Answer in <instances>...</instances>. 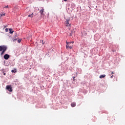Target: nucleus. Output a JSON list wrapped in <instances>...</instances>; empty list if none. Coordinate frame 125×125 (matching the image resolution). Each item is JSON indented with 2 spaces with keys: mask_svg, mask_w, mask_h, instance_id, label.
Listing matches in <instances>:
<instances>
[{
  "mask_svg": "<svg viewBox=\"0 0 125 125\" xmlns=\"http://www.w3.org/2000/svg\"><path fill=\"white\" fill-rule=\"evenodd\" d=\"M5 7V8H8V6H6Z\"/></svg>",
  "mask_w": 125,
  "mask_h": 125,
  "instance_id": "6ab92c4d",
  "label": "nucleus"
},
{
  "mask_svg": "<svg viewBox=\"0 0 125 125\" xmlns=\"http://www.w3.org/2000/svg\"><path fill=\"white\" fill-rule=\"evenodd\" d=\"M111 74H112V75H113V74H114V72H112Z\"/></svg>",
  "mask_w": 125,
  "mask_h": 125,
  "instance_id": "4be33fe9",
  "label": "nucleus"
},
{
  "mask_svg": "<svg viewBox=\"0 0 125 125\" xmlns=\"http://www.w3.org/2000/svg\"><path fill=\"white\" fill-rule=\"evenodd\" d=\"M69 36H70V37H72V36H73V32L70 33L69 34Z\"/></svg>",
  "mask_w": 125,
  "mask_h": 125,
  "instance_id": "4468645a",
  "label": "nucleus"
},
{
  "mask_svg": "<svg viewBox=\"0 0 125 125\" xmlns=\"http://www.w3.org/2000/svg\"><path fill=\"white\" fill-rule=\"evenodd\" d=\"M64 1H67V0H63Z\"/></svg>",
  "mask_w": 125,
  "mask_h": 125,
  "instance_id": "5701e85b",
  "label": "nucleus"
},
{
  "mask_svg": "<svg viewBox=\"0 0 125 125\" xmlns=\"http://www.w3.org/2000/svg\"><path fill=\"white\" fill-rule=\"evenodd\" d=\"M10 34H13V32H10Z\"/></svg>",
  "mask_w": 125,
  "mask_h": 125,
  "instance_id": "412c9836",
  "label": "nucleus"
},
{
  "mask_svg": "<svg viewBox=\"0 0 125 125\" xmlns=\"http://www.w3.org/2000/svg\"><path fill=\"white\" fill-rule=\"evenodd\" d=\"M33 15H34V14L32 13L31 14L28 15V17H33Z\"/></svg>",
  "mask_w": 125,
  "mask_h": 125,
  "instance_id": "9d476101",
  "label": "nucleus"
},
{
  "mask_svg": "<svg viewBox=\"0 0 125 125\" xmlns=\"http://www.w3.org/2000/svg\"><path fill=\"white\" fill-rule=\"evenodd\" d=\"M9 31L10 32H14V31H13V29H12V28H10V29H9Z\"/></svg>",
  "mask_w": 125,
  "mask_h": 125,
  "instance_id": "9b49d317",
  "label": "nucleus"
},
{
  "mask_svg": "<svg viewBox=\"0 0 125 125\" xmlns=\"http://www.w3.org/2000/svg\"><path fill=\"white\" fill-rule=\"evenodd\" d=\"M9 57H10V56H9V55L8 54H5L4 56V59L5 60H8V59L9 58Z\"/></svg>",
  "mask_w": 125,
  "mask_h": 125,
  "instance_id": "39448f33",
  "label": "nucleus"
},
{
  "mask_svg": "<svg viewBox=\"0 0 125 125\" xmlns=\"http://www.w3.org/2000/svg\"><path fill=\"white\" fill-rule=\"evenodd\" d=\"M18 40V35H16L13 38V41H17Z\"/></svg>",
  "mask_w": 125,
  "mask_h": 125,
  "instance_id": "423d86ee",
  "label": "nucleus"
},
{
  "mask_svg": "<svg viewBox=\"0 0 125 125\" xmlns=\"http://www.w3.org/2000/svg\"><path fill=\"white\" fill-rule=\"evenodd\" d=\"M43 11H44V9H43V8H42V9H41L40 11V12L42 16L43 15Z\"/></svg>",
  "mask_w": 125,
  "mask_h": 125,
  "instance_id": "0eeeda50",
  "label": "nucleus"
},
{
  "mask_svg": "<svg viewBox=\"0 0 125 125\" xmlns=\"http://www.w3.org/2000/svg\"><path fill=\"white\" fill-rule=\"evenodd\" d=\"M6 88L7 90L10 91V92H12V87H11V85H8L6 86Z\"/></svg>",
  "mask_w": 125,
  "mask_h": 125,
  "instance_id": "20e7f679",
  "label": "nucleus"
},
{
  "mask_svg": "<svg viewBox=\"0 0 125 125\" xmlns=\"http://www.w3.org/2000/svg\"><path fill=\"white\" fill-rule=\"evenodd\" d=\"M40 42L42 43V44H44V42H43V40H41Z\"/></svg>",
  "mask_w": 125,
  "mask_h": 125,
  "instance_id": "f8f14e48",
  "label": "nucleus"
},
{
  "mask_svg": "<svg viewBox=\"0 0 125 125\" xmlns=\"http://www.w3.org/2000/svg\"><path fill=\"white\" fill-rule=\"evenodd\" d=\"M4 15H5V14H0V16H4Z\"/></svg>",
  "mask_w": 125,
  "mask_h": 125,
  "instance_id": "dca6fc26",
  "label": "nucleus"
},
{
  "mask_svg": "<svg viewBox=\"0 0 125 125\" xmlns=\"http://www.w3.org/2000/svg\"><path fill=\"white\" fill-rule=\"evenodd\" d=\"M11 72H12V73H14V70H12Z\"/></svg>",
  "mask_w": 125,
  "mask_h": 125,
  "instance_id": "f3484780",
  "label": "nucleus"
},
{
  "mask_svg": "<svg viewBox=\"0 0 125 125\" xmlns=\"http://www.w3.org/2000/svg\"><path fill=\"white\" fill-rule=\"evenodd\" d=\"M6 49H7V47H6V46L5 45L0 46V51H2L1 52L0 55H3V54H4V52L6 51Z\"/></svg>",
  "mask_w": 125,
  "mask_h": 125,
  "instance_id": "f257e3e1",
  "label": "nucleus"
},
{
  "mask_svg": "<svg viewBox=\"0 0 125 125\" xmlns=\"http://www.w3.org/2000/svg\"><path fill=\"white\" fill-rule=\"evenodd\" d=\"M74 42H66V49H72L73 47L74 46Z\"/></svg>",
  "mask_w": 125,
  "mask_h": 125,
  "instance_id": "f03ea898",
  "label": "nucleus"
},
{
  "mask_svg": "<svg viewBox=\"0 0 125 125\" xmlns=\"http://www.w3.org/2000/svg\"><path fill=\"white\" fill-rule=\"evenodd\" d=\"M18 42H19V43H20V42H21V39H19L18 40Z\"/></svg>",
  "mask_w": 125,
  "mask_h": 125,
  "instance_id": "ddd939ff",
  "label": "nucleus"
},
{
  "mask_svg": "<svg viewBox=\"0 0 125 125\" xmlns=\"http://www.w3.org/2000/svg\"><path fill=\"white\" fill-rule=\"evenodd\" d=\"M97 35L95 36V37H96Z\"/></svg>",
  "mask_w": 125,
  "mask_h": 125,
  "instance_id": "393cba45",
  "label": "nucleus"
},
{
  "mask_svg": "<svg viewBox=\"0 0 125 125\" xmlns=\"http://www.w3.org/2000/svg\"><path fill=\"white\" fill-rule=\"evenodd\" d=\"M8 28H6L5 29V32H8Z\"/></svg>",
  "mask_w": 125,
  "mask_h": 125,
  "instance_id": "2eb2a0df",
  "label": "nucleus"
},
{
  "mask_svg": "<svg viewBox=\"0 0 125 125\" xmlns=\"http://www.w3.org/2000/svg\"><path fill=\"white\" fill-rule=\"evenodd\" d=\"M105 77H106L105 75H101L100 76V79H103V78H105Z\"/></svg>",
  "mask_w": 125,
  "mask_h": 125,
  "instance_id": "1a4fd4ad",
  "label": "nucleus"
},
{
  "mask_svg": "<svg viewBox=\"0 0 125 125\" xmlns=\"http://www.w3.org/2000/svg\"><path fill=\"white\" fill-rule=\"evenodd\" d=\"M71 107H75L76 103H75V102L72 103L71 104Z\"/></svg>",
  "mask_w": 125,
  "mask_h": 125,
  "instance_id": "6e6552de",
  "label": "nucleus"
},
{
  "mask_svg": "<svg viewBox=\"0 0 125 125\" xmlns=\"http://www.w3.org/2000/svg\"><path fill=\"white\" fill-rule=\"evenodd\" d=\"M69 21H70V19L66 20V21H65L66 27H71V23H69Z\"/></svg>",
  "mask_w": 125,
  "mask_h": 125,
  "instance_id": "7ed1b4c3",
  "label": "nucleus"
},
{
  "mask_svg": "<svg viewBox=\"0 0 125 125\" xmlns=\"http://www.w3.org/2000/svg\"><path fill=\"white\" fill-rule=\"evenodd\" d=\"M114 77V75H112L110 77L111 79H113V77Z\"/></svg>",
  "mask_w": 125,
  "mask_h": 125,
  "instance_id": "a211bd4d",
  "label": "nucleus"
},
{
  "mask_svg": "<svg viewBox=\"0 0 125 125\" xmlns=\"http://www.w3.org/2000/svg\"><path fill=\"white\" fill-rule=\"evenodd\" d=\"M76 78V77H73V81H75V79Z\"/></svg>",
  "mask_w": 125,
  "mask_h": 125,
  "instance_id": "aec40b11",
  "label": "nucleus"
},
{
  "mask_svg": "<svg viewBox=\"0 0 125 125\" xmlns=\"http://www.w3.org/2000/svg\"><path fill=\"white\" fill-rule=\"evenodd\" d=\"M3 75H5V73H3Z\"/></svg>",
  "mask_w": 125,
  "mask_h": 125,
  "instance_id": "b1692460",
  "label": "nucleus"
}]
</instances>
